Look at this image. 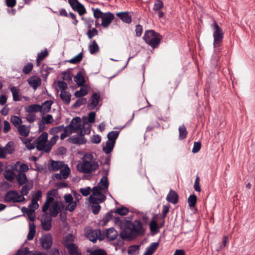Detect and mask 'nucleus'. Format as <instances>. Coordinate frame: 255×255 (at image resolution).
<instances>
[{
    "instance_id": "nucleus-1",
    "label": "nucleus",
    "mask_w": 255,
    "mask_h": 255,
    "mask_svg": "<svg viewBox=\"0 0 255 255\" xmlns=\"http://www.w3.org/2000/svg\"><path fill=\"white\" fill-rule=\"evenodd\" d=\"M114 218L115 223L120 226L123 232L121 233V236L124 240H128V220L123 217L116 216L114 212L108 213L104 219L105 222H108Z\"/></svg>"
},
{
    "instance_id": "nucleus-2",
    "label": "nucleus",
    "mask_w": 255,
    "mask_h": 255,
    "mask_svg": "<svg viewBox=\"0 0 255 255\" xmlns=\"http://www.w3.org/2000/svg\"><path fill=\"white\" fill-rule=\"evenodd\" d=\"M93 155L91 154H86L82 163L79 166V170L82 173H89L91 171H95L99 167L97 162L93 161Z\"/></svg>"
},
{
    "instance_id": "nucleus-3",
    "label": "nucleus",
    "mask_w": 255,
    "mask_h": 255,
    "mask_svg": "<svg viewBox=\"0 0 255 255\" xmlns=\"http://www.w3.org/2000/svg\"><path fill=\"white\" fill-rule=\"evenodd\" d=\"M162 38V36L153 30L145 31L143 37L145 42L153 49L159 46Z\"/></svg>"
},
{
    "instance_id": "nucleus-4",
    "label": "nucleus",
    "mask_w": 255,
    "mask_h": 255,
    "mask_svg": "<svg viewBox=\"0 0 255 255\" xmlns=\"http://www.w3.org/2000/svg\"><path fill=\"white\" fill-rule=\"evenodd\" d=\"M144 234V230L140 221L136 220L131 223L128 220V240H132L137 236H141Z\"/></svg>"
},
{
    "instance_id": "nucleus-5",
    "label": "nucleus",
    "mask_w": 255,
    "mask_h": 255,
    "mask_svg": "<svg viewBox=\"0 0 255 255\" xmlns=\"http://www.w3.org/2000/svg\"><path fill=\"white\" fill-rule=\"evenodd\" d=\"M211 27L213 29L214 46L215 48L221 46L223 41L224 32L223 29L215 20H214V22L212 24Z\"/></svg>"
},
{
    "instance_id": "nucleus-6",
    "label": "nucleus",
    "mask_w": 255,
    "mask_h": 255,
    "mask_svg": "<svg viewBox=\"0 0 255 255\" xmlns=\"http://www.w3.org/2000/svg\"><path fill=\"white\" fill-rule=\"evenodd\" d=\"M211 27L213 29L214 46L215 48L221 46L223 41L224 32L223 29L215 20H214V22L212 24Z\"/></svg>"
},
{
    "instance_id": "nucleus-7",
    "label": "nucleus",
    "mask_w": 255,
    "mask_h": 255,
    "mask_svg": "<svg viewBox=\"0 0 255 255\" xmlns=\"http://www.w3.org/2000/svg\"><path fill=\"white\" fill-rule=\"evenodd\" d=\"M48 133L46 132H43L35 140L36 147L39 151H43L46 153H49L50 151V145H47Z\"/></svg>"
},
{
    "instance_id": "nucleus-8",
    "label": "nucleus",
    "mask_w": 255,
    "mask_h": 255,
    "mask_svg": "<svg viewBox=\"0 0 255 255\" xmlns=\"http://www.w3.org/2000/svg\"><path fill=\"white\" fill-rule=\"evenodd\" d=\"M3 199L6 203H20L25 200L23 196L19 195L17 191L14 190L7 192Z\"/></svg>"
},
{
    "instance_id": "nucleus-9",
    "label": "nucleus",
    "mask_w": 255,
    "mask_h": 255,
    "mask_svg": "<svg viewBox=\"0 0 255 255\" xmlns=\"http://www.w3.org/2000/svg\"><path fill=\"white\" fill-rule=\"evenodd\" d=\"M51 101L45 102L41 106L31 105L25 108L26 112H49L52 104Z\"/></svg>"
},
{
    "instance_id": "nucleus-10",
    "label": "nucleus",
    "mask_w": 255,
    "mask_h": 255,
    "mask_svg": "<svg viewBox=\"0 0 255 255\" xmlns=\"http://www.w3.org/2000/svg\"><path fill=\"white\" fill-rule=\"evenodd\" d=\"M90 131V129H87L85 131L83 130H78L77 132L79 133V135H75L69 137L67 141L73 144H83L86 142V139L84 136L86 133H89Z\"/></svg>"
},
{
    "instance_id": "nucleus-11",
    "label": "nucleus",
    "mask_w": 255,
    "mask_h": 255,
    "mask_svg": "<svg viewBox=\"0 0 255 255\" xmlns=\"http://www.w3.org/2000/svg\"><path fill=\"white\" fill-rule=\"evenodd\" d=\"M64 199L65 202L68 204L65 210L70 212L74 211L77 206V202L74 201L72 196L70 194H65Z\"/></svg>"
},
{
    "instance_id": "nucleus-12",
    "label": "nucleus",
    "mask_w": 255,
    "mask_h": 255,
    "mask_svg": "<svg viewBox=\"0 0 255 255\" xmlns=\"http://www.w3.org/2000/svg\"><path fill=\"white\" fill-rule=\"evenodd\" d=\"M70 132H78V130H83V126L81 125V119L78 117L74 118L69 125Z\"/></svg>"
},
{
    "instance_id": "nucleus-13",
    "label": "nucleus",
    "mask_w": 255,
    "mask_h": 255,
    "mask_svg": "<svg viewBox=\"0 0 255 255\" xmlns=\"http://www.w3.org/2000/svg\"><path fill=\"white\" fill-rule=\"evenodd\" d=\"M40 243L42 247L46 250H49L51 248L52 244V237L50 234H47L43 237L40 239Z\"/></svg>"
},
{
    "instance_id": "nucleus-14",
    "label": "nucleus",
    "mask_w": 255,
    "mask_h": 255,
    "mask_svg": "<svg viewBox=\"0 0 255 255\" xmlns=\"http://www.w3.org/2000/svg\"><path fill=\"white\" fill-rule=\"evenodd\" d=\"M64 246L67 249L70 255H82L78 246L74 243L64 244Z\"/></svg>"
},
{
    "instance_id": "nucleus-15",
    "label": "nucleus",
    "mask_w": 255,
    "mask_h": 255,
    "mask_svg": "<svg viewBox=\"0 0 255 255\" xmlns=\"http://www.w3.org/2000/svg\"><path fill=\"white\" fill-rule=\"evenodd\" d=\"M70 173V168L68 167L67 164H65V166L60 169V172L59 173H56L55 174V177L56 179L58 180H61L62 179H65L67 178Z\"/></svg>"
},
{
    "instance_id": "nucleus-16",
    "label": "nucleus",
    "mask_w": 255,
    "mask_h": 255,
    "mask_svg": "<svg viewBox=\"0 0 255 255\" xmlns=\"http://www.w3.org/2000/svg\"><path fill=\"white\" fill-rule=\"evenodd\" d=\"M114 14L110 12L105 13L102 18V25L104 27H107L114 19Z\"/></svg>"
},
{
    "instance_id": "nucleus-17",
    "label": "nucleus",
    "mask_w": 255,
    "mask_h": 255,
    "mask_svg": "<svg viewBox=\"0 0 255 255\" xmlns=\"http://www.w3.org/2000/svg\"><path fill=\"white\" fill-rule=\"evenodd\" d=\"M100 95L98 93H94L90 99V103L88 105L89 110H93L98 105L100 100Z\"/></svg>"
},
{
    "instance_id": "nucleus-18",
    "label": "nucleus",
    "mask_w": 255,
    "mask_h": 255,
    "mask_svg": "<svg viewBox=\"0 0 255 255\" xmlns=\"http://www.w3.org/2000/svg\"><path fill=\"white\" fill-rule=\"evenodd\" d=\"M49 208L50 215L52 217H56L61 211L60 207L57 201L53 202Z\"/></svg>"
},
{
    "instance_id": "nucleus-19",
    "label": "nucleus",
    "mask_w": 255,
    "mask_h": 255,
    "mask_svg": "<svg viewBox=\"0 0 255 255\" xmlns=\"http://www.w3.org/2000/svg\"><path fill=\"white\" fill-rule=\"evenodd\" d=\"M65 165L63 161L51 160L49 168L50 170L54 172L61 169Z\"/></svg>"
},
{
    "instance_id": "nucleus-20",
    "label": "nucleus",
    "mask_w": 255,
    "mask_h": 255,
    "mask_svg": "<svg viewBox=\"0 0 255 255\" xmlns=\"http://www.w3.org/2000/svg\"><path fill=\"white\" fill-rule=\"evenodd\" d=\"M13 171H16L18 173H24L29 170L28 165L26 164L21 163L20 162H17L12 167Z\"/></svg>"
},
{
    "instance_id": "nucleus-21",
    "label": "nucleus",
    "mask_w": 255,
    "mask_h": 255,
    "mask_svg": "<svg viewBox=\"0 0 255 255\" xmlns=\"http://www.w3.org/2000/svg\"><path fill=\"white\" fill-rule=\"evenodd\" d=\"M27 81L30 86L34 90H35L41 84V79L37 76L31 77Z\"/></svg>"
},
{
    "instance_id": "nucleus-22",
    "label": "nucleus",
    "mask_w": 255,
    "mask_h": 255,
    "mask_svg": "<svg viewBox=\"0 0 255 255\" xmlns=\"http://www.w3.org/2000/svg\"><path fill=\"white\" fill-rule=\"evenodd\" d=\"M166 200L173 204H175L178 201V195L174 191L170 190L166 197Z\"/></svg>"
},
{
    "instance_id": "nucleus-23",
    "label": "nucleus",
    "mask_w": 255,
    "mask_h": 255,
    "mask_svg": "<svg viewBox=\"0 0 255 255\" xmlns=\"http://www.w3.org/2000/svg\"><path fill=\"white\" fill-rule=\"evenodd\" d=\"M104 170L105 172V174L101 178L99 183L101 186H103V188H102L103 190L104 189H107L109 186V182L107 178L109 173V167L107 169L104 168Z\"/></svg>"
},
{
    "instance_id": "nucleus-24",
    "label": "nucleus",
    "mask_w": 255,
    "mask_h": 255,
    "mask_svg": "<svg viewBox=\"0 0 255 255\" xmlns=\"http://www.w3.org/2000/svg\"><path fill=\"white\" fill-rule=\"evenodd\" d=\"M118 236V232L113 228H109L107 230L106 236L110 241H113L116 239Z\"/></svg>"
},
{
    "instance_id": "nucleus-25",
    "label": "nucleus",
    "mask_w": 255,
    "mask_h": 255,
    "mask_svg": "<svg viewBox=\"0 0 255 255\" xmlns=\"http://www.w3.org/2000/svg\"><path fill=\"white\" fill-rule=\"evenodd\" d=\"M15 178L19 186L24 185L27 182V176L24 173H18L15 175Z\"/></svg>"
},
{
    "instance_id": "nucleus-26",
    "label": "nucleus",
    "mask_w": 255,
    "mask_h": 255,
    "mask_svg": "<svg viewBox=\"0 0 255 255\" xmlns=\"http://www.w3.org/2000/svg\"><path fill=\"white\" fill-rule=\"evenodd\" d=\"M33 187V183L32 181L25 184V185L22 187L20 191V193L21 194V196H26Z\"/></svg>"
},
{
    "instance_id": "nucleus-27",
    "label": "nucleus",
    "mask_w": 255,
    "mask_h": 255,
    "mask_svg": "<svg viewBox=\"0 0 255 255\" xmlns=\"http://www.w3.org/2000/svg\"><path fill=\"white\" fill-rule=\"evenodd\" d=\"M4 178L9 182H12L15 178V174L14 171L10 169H6L3 173Z\"/></svg>"
},
{
    "instance_id": "nucleus-28",
    "label": "nucleus",
    "mask_w": 255,
    "mask_h": 255,
    "mask_svg": "<svg viewBox=\"0 0 255 255\" xmlns=\"http://www.w3.org/2000/svg\"><path fill=\"white\" fill-rule=\"evenodd\" d=\"M51 221L52 219L51 217H48L47 219H44L42 221V228L44 231H48L51 229Z\"/></svg>"
},
{
    "instance_id": "nucleus-29",
    "label": "nucleus",
    "mask_w": 255,
    "mask_h": 255,
    "mask_svg": "<svg viewBox=\"0 0 255 255\" xmlns=\"http://www.w3.org/2000/svg\"><path fill=\"white\" fill-rule=\"evenodd\" d=\"M74 81L79 86H82L85 83V80L82 72L79 71L74 77Z\"/></svg>"
},
{
    "instance_id": "nucleus-30",
    "label": "nucleus",
    "mask_w": 255,
    "mask_h": 255,
    "mask_svg": "<svg viewBox=\"0 0 255 255\" xmlns=\"http://www.w3.org/2000/svg\"><path fill=\"white\" fill-rule=\"evenodd\" d=\"M19 134L24 137H27L29 133V128L25 125H20L17 128Z\"/></svg>"
},
{
    "instance_id": "nucleus-31",
    "label": "nucleus",
    "mask_w": 255,
    "mask_h": 255,
    "mask_svg": "<svg viewBox=\"0 0 255 255\" xmlns=\"http://www.w3.org/2000/svg\"><path fill=\"white\" fill-rule=\"evenodd\" d=\"M102 189H103L102 187H98L96 186L94 187L93 188L92 194L91 196H101L102 198V200H101V201L105 200L106 199V196L104 195H103V194H102V193H101Z\"/></svg>"
},
{
    "instance_id": "nucleus-32",
    "label": "nucleus",
    "mask_w": 255,
    "mask_h": 255,
    "mask_svg": "<svg viewBox=\"0 0 255 255\" xmlns=\"http://www.w3.org/2000/svg\"><path fill=\"white\" fill-rule=\"evenodd\" d=\"M115 143L113 141L108 140L106 142V146L103 147V150L107 154L110 153L113 150Z\"/></svg>"
},
{
    "instance_id": "nucleus-33",
    "label": "nucleus",
    "mask_w": 255,
    "mask_h": 255,
    "mask_svg": "<svg viewBox=\"0 0 255 255\" xmlns=\"http://www.w3.org/2000/svg\"><path fill=\"white\" fill-rule=\"evenodd\" d=\"M29 230L27 236V239L29 241L32 240L35 234V227L34 223H30L29 224Z\"/></svg>"
},
{
    "instance_id": "nucleus-34",
    "label": "nucleus",
    "mask_w": 255,
    "mask_h": 255,
    "mask_svg": "<svg viewBox=\"0 0 255 255\" xmlns=\"http://www.w3.org/2000/svg\"><path fill=\"white\" fill-rule=\"evenodd\" d=\"M158 246V243H152L151 245L147 249L146 251L144 254V255H152L157 249Z\"/></svg>"
},
{
    "instance_id": "nucleus-35",
    "label": "nucleus",
    "mask_w": 255,
    "mask_h": 255,
    "mask_svg": "<svg viewBox=\"0 0 255 255\" xmlns=\"http://www.w3.org/2000/svg\"><path fill=\"white\" fill-rule=\"evenodd\" d=\"M54 199L53 197H50L48 195L46 197V201L42 207V211L43 212H46L49 209L50 204H51L54 202Z\"/></svg>"
},
{
    "instance_id": "nucleus-36",
    "label": "nucleus",
    "mask_w": 255,
    "mask_h": 255,
    "mask_svg": "<svg viewBox=\"0 0 255 255\" xmlns=\"http://www.w3.org/2000/svg\"><path fill=\"white\" fill-rule=\"evenodd\" d=\"M60 97L66 104H69L70 102L71 94L69 92L61 91Z\"/></svg>"
},
{
    "instance_id": "nucleus-37",
    "label": "nucleus",
    "mask_w": 255,
    "mask_h": 255,
    "mask_svg": "<svg viewBox=\"0 0 255 255\" xmlns=\"http://www.w3.org/2000/svg\"><path fill=\"white\" fill-rule=\"evenodd\" d=\"M10 91L12 93L13 99L14 101H19L22 100V97L19 94L18 90L15 87H12L10 89Z\"/></svg>"
},
{
    "instance_id": "nucleus-38",
    "label": "nucleus",
    "mask_w": 255,
    "mask_h": 255,
    "mask_svg": "<svg viewBox=\"0 0 255 255\" xmlns=\"http://www.w3.org/2000/svg\"><path fill=\"white\" fill-rule=\"evenodd\" d=\"M89 49L91 54H94L99 52V47L95 40H94L89 45Z\"/></svg>"
},
{
    "instance_id": "nucleus-39",
    "label": "nucleus",
    "mask_w": 255,
    "mask_h": 255,
    "mask_svg": "<svg viewBox=\"0 0 255 255\" xmlns=\"http://www.w3.org/2000/svg\"><path fill=\"white\" fill-rule=\"evenodd\" d=\"M48 53L47 50L43 51H41L40 53L38 54L37 58L36 59V64L38 66L40 65L41 62L47 56Z\"/></svg>"
},
{
    "instance_id": "nucleus-40",
    "label": "nucleus",
    "mask_w": 255,
    "mask_h": 255,
    "mask_svg": "<svg viewBox=\"0 0 255 255\" xmlns=\"http://www.w3.org/2000/svg\"><path fill=\"white\" fill-rule=\"evenodd\" d=\"M24 210H26V214L29 219L31 221H34L35 218L34 210L32 209H27L25 207H23L21 209L22 212H24Z\"/></svg>"
},
{
    "instance_id": "nucleus-41",
    "label": "nucleus",
    "mask_w": 255,
    "mask_h": 255,
    "mask_svg": "<svg viewBox=\"0 0 255 255\" xmlns=\"http://www.w3.org/2000/svg\"><path fill=\"white\" fill-rule=\"evenodd\" d=\"M119 134V131L116 130H113L110 132L107 135L108 140L113 141L114 143H116V140L118 138Z\"/></svg>"
},
{
    "instance_id": "nucleus-42",
    "label": "nucleus",
    "mask_w": 255,
    "mask_h": 255,
    "mask_svg": "<svg viewBox=\"0 0 255 255\" xmlns=\"http://www.w3.org/2000/svg\"><path fill=\"white\" fill-rule=\"evenodd\" d=\"M66 127L63 126H57L51 128L49 130V133L50 134L57 135L58 133L62 132L64 130H65Z\"/></svg>"
},
{
    "instance_id": "nucleus-43",
    "label": "nucleus",
    "mask_w": 255,
    "mask_h": 255,
    "mask_svg": "<svg viewBox=\"0 0 255 255\" xmlns=\"http://www.w3.org/2000/svg\"><path fill=\"white\" fill-rule=\"evenodd\" d=\"M102 198L101 196H90L89 198V201L90 203L91 204H99L100 203H102L105 201H101V200H102Z\"/></svg>"
},
{
    "instance_id": "nucleus-44",
    "label": "nucleus",
    "mask_w": 255,
    "mask_h": 255,
    "mask_svg": "<svg viewBox=\"0 0 255 255\" xmlns=\"http://www.w3.org/2000/svg\"><path fill=\"white\" fill-rule=\"evenodd\" d=\"M4 149L5 150V154H12L14 150L13 147V143L12 141L8 142L5 146L3 147Z\"/></svg>"
},
{
    "instance_id": "nucleus-45",
    "label": "nucleus",
    "mask_w": 255,
    "mask_h": 255,
    "mask_svg": "<svg viewBox=\"0 0 255 255\" xmlns=\"http://www.w3.org/2000/svg\"><path fill=\"white\" fill-rule=\"evenodd\" d=\"M73 9L77 11L81 16L86 13V8L81 3H78Z\"/></svg>"
},
{
    "instance_id": "nucleus-46",
    "label": "nucleus",
    "mask_w": 255,
    "mask_h": 255,
    "mask_svg": "<svg viewBox=\"0 0 255 255\" xmlns=\"http://www.w3.org/2000/svg\"><path fill=\"white\" fill-rule=\"evenodd\" d=\"M83 58V53L82 52L79 53L74 57L71 58L68 62L71 64H77L80 63Z\"/></svg>"
},
{
    "instance_id": "nucleus-47",
    "label": "nucleus",
    "mask_w": 255,
    "mask_h": 255,
    "mask_svg": "<svg viewBox=\"0 0 255 255\" xmlns=\"http://www.w3.org/2000/svg\"><path fill=\"white\" fill-rule=\"evenodd\" d=\"M139 245H133L128 247V255H137L138 254Z\"/></svg>"
},
{
    "instance_id": "nucleus-48",
    "label": "nucleus",
    "mask_w": 255,
    "mask_h": 255,
    "mask_svg": "<svg viewBox=\"0 0 255 255\" xmlns=\"http://www.w3.org/2000/svg\"><path fill=\"white\" fill-rule=\"evenodd\" d=\"M114 213L116 216L118 214L121 216L126 215L128 213V208L126 207H122L119 208L116 210Z\"/></svg>"
},
{
    "instance_id": "nucleus-49",
    "label": "nucleus",
    "mask_w": 255,
    "mask_h": 255,
    "mask_svg": "<svg viewBox=\"0 0 255 255\" xmlns=\"http://www.w3.org/2000/svg\"><path fill=\"white\" fill-rule=\"evenodd\" d=\"M179 138L183 139L186 138L187 134V131L184 126H181L179 128Z\"/></svg>"
},
{
    "instance_id": "nucleus-50",
    "label": "nucleus",
    "mask_w": 255,
    "mask_h": 255,
    "mask_svg": "<svg viewBox=\"0 0 255 255\" xmlns=\"http://www.w3.org/2000/svg\"><path fill=\"white\" fill-rule=\"evenodd\" d=\"M92 10L93 12V15L95 18H101L104 15L105 13H103L102 11H101L99 8H94L93 7L92 8Z\"/></svg>"
},
{
    "instance_id": "nucleus-51",
    "label": "nucleus",
    "mask_w": 255,
    "mask_h": 255,
    "mask_svg": "<svg viewBox=\"0 0 255 255\" xmlns=\"http://www.w3.org/2000/svg\"><path fill=\"white\" fill-rule=\"evenodd\" d=\"M189 206L190 207H194L197 203V197L195 195H190L188 199Z\"/></svg>"
},
{
    "instance_id": "nucleus-52",
    "label": "nucleus",
    "mask_w": 255,
    "mask_h": 255,
    "mask_svg": "<svg viewBox=\"0 0 255 255\" xmlns=\"http://www.w3.org/2000/svg\"><path fill=\"white\" fill-rule=\"evenodd\" d=\"M33 67V64L32 63H28L24 65L22 69V72L25 74H29L32 70Z\"/></svg>"
},
{
    "instance_id": "nucleus-53",
    "label": "nucleus",
    "mask_w": 255,
    "mask_h": 255,
    "mask_svg": "<svg viewBox=\"0 0 255 255\" xmlns=\"http://www.w3.org/2000/svg\"><path fill=\"white\" fill-rule=\"evenodd\" d=\"M163 6V3L160 0H155L153 5V9L155 11H158Z\"/></svg>"
},
{
    "instance_id": "nucleus-54",
    "label": "nucleus",
    "mask_w": 255,
    "mask_h": 255,
    "mask_svg": "<svg viewBox=\"0 0 255 255\" xmlns=\"http://www.w3.org/2000/svg\"><path fill=\"white\" fill-rule=\"evenodd\" d=\"M10 121L15 127H18L22 122L21 119L17 116H12Z\"/></svg>"
},
{
    "instance_id": "nucleus-55",
    "label": "nucleus",
    "mask_w": 255,
    "mask_h": 255,
    "mask_svg": "<svg viewBox=\"0 0 255 255\" xmlns=\"http://www.w3.org/2000/svg\"><path fill=\"white\" fill-rule=\"evenodd\" d=\"M116 14L124 22L128 23V11L118 12Z\"/></svg>"
},
{
    "instance_id": "nucleus-56",
    "label": "nucleus",
    "mask_w": 255,
    "mask_h": 255,
    "mask_svg": "<svg viewBox=\"0 0 255 255\" xmlns=\"http://www.w3.org/2000/svg\"><path fill=\"white\" fill-rule=\"evenodd\" d=\"M87 93L86 89L81 88L80 90L75 92V96L77 98H79L85 96Z\"/></svg>"
},
{
    "instance_id": "nucleus-57",
    "label": "nucleus",
    "mask_w": 255,
    "mask_h": 255,
    "mask_svg": "<svg viewBox=\"0 0 255 255\" xmlns=\"http://www.w3.org/2000/svg\"><path fill=\"white\" fill-rule=\"evenodd\" d=\"M87 34L89 39H92L94 36L98 34V31L95 28H93L92 29H89Z\"/></svg>"
},
{
    "instance_id": "nucleus-58",
    "label": "nucleus",
    "mask_w": 255,
    "mask_h": 255,
    "mask_svg": "<svg viewBox=\"0 0 255 255\" xmlns=\"http://www.w3.org/2000/svg\"><path fill=\"white\" fill-rule=\"evenodd\" d=\"M53 122V117L50 115H47L46 117H43L42 118V122L43 124H51Z\"/></svg>"
},
{
    "instance_id": "nucleus-59",
    "label": "nucleus",
    "mask_w": 255,
    "mask_h": 255,
    "mask_svg": "<svg viewBox=\"0 0 255 255\" xmlns=\"http://www.w3.org/2000/svg\"><path fill=\"white\" fill-rule=\"evenodd\" d=\"M27 121L30 123H32L36 120V116L34 113H28L26 117Z\"/></svg>"
},
{
    "instance_id": "nucleus-60",
    "label": "nucleus",
    "mask_w": 255,
    "mask_h": 255,
    "mask_svg": "<svg viewBox=\"0 0 255 255\" xmlns=\"http://www.w3.org/2000/svg\"><path fill=\"white\" fill-rule=\"evenodd\" d=\"M53 137L50 139L49 141H48L47 145H50V150H51L52 147L55 144L59 138V136L57 135L52 134Z\"/></svg>"
},
{
    "instance_id": "nucleus-61",
    "label": "nucleus",
    "mask_w": 255,
    "mask_h": 255,
    "mask_svg": "<svg viewBox=\"0 0 255 255\" xmlns=\"http://www.w3.org/2000/svg\"><path fill=\"white\" fill-rule=\"evenodd\" d=\"M91 254L92 255H107L106 252L103 249H97L92 251Z\"/></svg>"
},
{
    "instance_id": "nucleus-62",
    "label": "nucleus",
    "mask_w": 255,
    "mask_h": 255,
    "mask_svg": "<svg viewBox=\"0 0 255 255\" xmlns=\"http://www.w3.org/2000/svg\"><path fill=\"white\" fill-rule=\"evenodd\" d=\"M91 208L93 214L96 215L98 214L100 212V210L101 209V206L98 204H92Z\"/></svg>"
},
{
    "instance_id": "nucleus-63",
    "label": "nucleus",
    "mask_w": 255,
    "mask_h": 255,
    "mask_svg": "<svg viewBox=\"0 0 255 255\" xmlns=\"http://www.w3.org/2000/svg\"><path fill=\"white\" fill-rule=\"evenodd\" d=\"M82 20L84 21L88 28H91L93 23V19L91 18L82 17Z\"/></svg>"
},
{
    "instance_id": "nucleus-64",
    "label": "nucleus",
    "mask_w": 255,
    "mask_h": 255,
    "mask_svg": "<svg viewBox=\"0 0 255 255\" xmlns=\"http://www.w3.org/2000/svg\"><path fill=\"white\" fill-rule=\"evenodd\" d=\"M150 229L152 232H157V224L155 221L152 220L149 224Z\"/></svg>"
}]
</instances>
